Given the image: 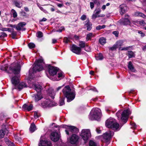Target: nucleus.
<instances>
[{"label": "nucleus", "mask_w": 146, "mask_h": 146, "mask_svg": "<svg viewBox=\"0 0 146 146\" xmlns=\"http://www.w3.org/2000/svg\"><path fill=\"white\" fill-rule=\"evenodd\" d=\"M45 64L42 58H40L35 62V66L33 69H30L29 71V78L28 80V83L29 84V87L30 88H34L35 90L37 92V94L33 96L35 102H37L41 100L42 98V96L40 92L42 87L39 84H35L34 82V80L32 78L33 74L34 72L37 71H40L43 69V67Z\"/></svg>", "instance_id": "f257e3e1"}, {"label": "nucleus", "mask_w": 146, "mask_h": 146, "mask_svg": "<svg viewBox=\"0 0 146 146\" xmlns=\"http://www.w3.org/2000/svg\"><path fill=\"white\" fill-rule=\"evenodd\" d=\"M63 93L64 95L67 98V102H70L75 98V92L72 91L68 86H66L63 89Z\"/></svg>", "instance_id": "f03ea898"}, {"label": "nucleus", "mask_w": 146, "mask_h": 146, "mask_svg": "<svg viewBox=\"0 0 146 146\" xmlns=\"http://www.w3.org/2000/svg\"><path fill=\"white\" fill-rule=\"evenodd\" d=\"M101 110L98 108L92 109L89 115V119L91 120H99L101 117Z\"/></svg>", "instance_id": "7ed1b4c3"}, {"label": "nucleus", "mask_w": 146, "mask_h": 146, "mask_svg": "<svg viewBox=\"0 0 146 146\" xmlns=\"http://www.w3.org/2000/svg\"><path fill=\"white\" fill-rule=\"evenodd\" d=\"M19 78L18 76L13 77L11 79V82L15 86V88H17L20 90L23 88L27 87V85L24 82H21L18 84L19 82Z\"/></svg>", "instance_id": "20e7f679"}, {"label": "nucleus", "mask_w": 146, "mask_h": 146, "mask_svg": "<svg viewBox=\"0 0 146 146\" xmlns=\"http://www.w3.org/2000/svg\"><path fill=\"white\" fill-rule=\"evenodd\" d=\"M131 113V111L127 109L124 110L122 112H121V110H119L116 113V115L119 119V118H120L121 114V119L125 123L127 121L129 115Z\"/></svg>", "instance_id": "39448f33"}, {"label": "nucleus", "mask_w": 146, "mask_h": 146, "mask_svg": "<svg viewBox=\"0 0 146 146\" xmlns=\"http://www.w3.org/2000/svg\"><path fill=\"white\" fill-rule=\"evenodd\" d=\"M106 125L109 128L117 129L119 126V124L117 123L115 120L112 118L108 119L106 121Z\"/></svg>", "instance_id": "423d86ee"}, {"label": "nucleus", "mask_w": 146, "mask_h": 146, "mask_svg": "<svg viewBox=\"0 0 146 146\" xmlns=\"http://www.w3.org/2000/svg\"><path fill=\"white\" fill-rule=\"evenodd\" d=\"M114 134V132L110 131H108L104 134L101 136L102 141L103 142H106L107 143H109V141Z\"/></svg>", "instance_id": "0eeeda50"}, {"label": "nucleus", "mask_w": 146, "mask_h": 146, "mask_svg": "<svg viewBox=\"0 0 146 146\" xmlns=\"http://www.w3.org/2000/svg\"><path fill=\"white\" fill-rule=\"evenodd\" d=\"M21 67L18 63H14L9 68V70L11 72L15 74H18L20 72Z\"/></svg>", "instance_id": "6e6552de"}, {"label": "nucleus", "mask_w": 146, "mask_h": 146, "mask_svg": "<svg viewBox=\"0 0 146 146\" xmlns=\"http://www.w3.org/2000/svg\"><path fill=\"white\" fill-rule=\"evenodd\" d=\"M80 135L84 141L87 140L91 137L90 131L88 129H83L82 130Z\"/></svg>", "instance_id": "1a4fd4ad"}, {"label": "nucleus", "mask_w": 146, "mask_h": 146, "mask_svg": "<svg viewBox=\"0 0 146 146\" xmlns=\"http://www.w3.org/2000/svg\"><path fill=\"white\" fill-rule=\"evenodd\" d=\"M48 68V71L50 75L54 76L57 73V69L56 67L51 66L50 65H47Z\"/></svg>", "instance_id": "9d476101"}, {"label": "nucleus", "mask_w": 146, "mask_h": 146, "mask_svg": "<svg viewBox=\"0 0 146 146\" xmlns=\"http://www.w3.org/2000/svg\"><path fill=\"white\" fill-rule=\"evenodd\" d=\"M60 134L56 132H54L51 133L50 138L52 141L56 142L58 141L60 138Z\"/></svg>", "instance_id": "9b49d317"}, {"label": "nucleus", "mask_w": 146, "mask_h": 146, "mask_svg": "<svg viewBox=\"0 0 146 146\" xmlns=\"http://www.w3.org/2000/svg\"><path fill=\"white\" fill-rule=\"evenodd\" d=\"M70 49L72 51L76 54H80L81 49L79 47L75 45H72Z\"/></svg>", "instance_id": "f8f14e48"}, {"label": "nucleus", "mask_w": 146, "mask_h": 146, "mask_svg": "<svg viewBox=\"0 0 146 146\" xmlns=\"http://www.w3.org/2000/svg\"><path fill=\"white\" fill-rule=\"evenodd\" d=\"M43 136H41L40 137V142L38 144L39 146H52L51 143L49 141H47L44 140V141L42 140Z\"/></svg>", "instance_id": "ddd939ff"}, {"label": "nucleus", "mask_w": 146, "mask_h": 146, "mask_svg": "<svg viewBox=\"0 0 146 146\" xmlns=\"http://www.w3.org/2000/svg\"><path fill=\"white\" fill-rule=\"evenodd\" d=\"M101 12V10L100 9H96L94 11V13L93 14L92 16V18L93 19H95L97 17H103L105 15H99V14Z\"/></svg>", "instance_id": "4468645a"}, {"label": "nucleus", "mask_w": 146, "mask_h": 146, "mask_svg": "<svg viewBox=\"0 0 146 146\" xmlns=\"http://www.w3.org/2000/svg\"><path fill=\"white\" fill-rule=\"evenodd\" d=\"M126 18H123L119 20V22L121 24L125 25H129L130 22L129 19V17L128 15L125 16Z\"/></svg>", "instance_id": "2eb2a0df"}, {"label": "nucleus", "mask_w": 146, "mask_h": 146, "mask_svg": "<svg viewBox=\"0 0 146 146\" xmlns=\"http://www.w3.org/2000/svg\"><path fill=\"white\" fill-rule=\"evenodd\" d=\"M79 137L76 135L74 134L70 138V143L71 144H76L78 142L79 139Z\"/></svg>", "instance_id": "dca6fc26"}, {"label": "nucleus", "mask_w": 146, "mask_h": 146, "mask_svg": "<svg viewBox=\"0 0 146 146\" xmlns=\"http://www.w3.org/2000/svg\"><path fill=\"white\" fill-rule=\"evenodd\" d=\"M45 107H51L55 106L56 104L53 101L50 100V99H47L43 102Z\"/></svg>", "instance_id": "f3484780"}, {"label": "nucleus", "mask_w": 146, "mask_h": 146, "mask_svg": "<svg viewBox=\"0 0 146 146\" xmlns=\"http://www.w3.org/2000/svg\"><path fill=\"white\" fill-rule=\"evenodd\" d=\"M26 24V23L25 22H21L19 23L16 27V29L18 31H25L26 29L24 28Z\"/></svg>", "instance_id": "a211bd4d"}, {"label": "nucleus", "mask_w": 146, "mask_h": 146, "mask_svg": "<svg viewBox=\"0 0 146 146\" xmlns=\"http://www.w3.org/2000/svg\"><path fill=\"white\" fill-rule=\"evenodd\" d=\"M120 8V13L121 15H123L127 10V7L124 4L121 5Z\"/></svg>", "instance_id": "6ab92c4d"}, {"label": "nucleus", "mask_w": 146, "mask_h": 146, "mask_svg": "<svg viewBox=\"0 0 146 146\" xmlns=\"http://www.w3.org/2000/svg\"><path fill=\"white\" fill-rule=\"evenodd\" d=\"M33 106L32 104L28 105L27 104H24L22 108L25 110H27L28 111L31 110L33 109Z\"/></svg>", "instance_id": "aec40b11"}, {"label": "nucleus", "mask_w": 146, "mask_h": 146, "mask_svg": "<svg viewBox=\"0 0 146 146\" xmlns=\"http://www.w3.org/2000/svg\"><path fill=\"white\" fill-rule=\"evenodd\" d=\"M13 4L15 6L19 8H21L22 6V4L18 0H12Z\"/></svg>", "instance_id": "412c9836"}, {"label": "nucleus", "mask_w": 146, "mask_h": 146, "mask_svg": "<svg viewBox=\"0 0 146 146\" xmlns=\"http://www.w3.org/2000/svg\"><path fill=\"white\" fill-rule=\"evenodd\" d=\"M8 133V131L7 129H2L0 131V138L3 137L5 135H7Z\"/></svg>", "instance_id": "4be33fe9"}, {"label": "nucleus", "mask_w": 146, "mask_h": 146, "mask_svg": "<svg viewBox=\"0 0 146 146\" xmlns=\"http://www.w3.org/2000/svg\"><path fill=\"white\" fill-rule=\"evenodd\" d=\"M85 22L86 23L85 24V27H86L87 28V30L90 31L92 28V25L91 23L89 20H86Z\"/></svg>", "instance_id": "5701e85b"}, {"label": "nucleus", "mask_w": 146, "mask_h": 146, "mask_svg": "<svg viewBox=\"0 0 146 146\" xmlns=\"http://www.w3.org/2000/svg\"><path fill=\"white\" fill-rule=\"evenodd\" d=\"M134 15L135 16L140 17L144 18H146V16L140 12H136L135 13Z\"/></svg>", "instance_id": "b1692460"}, {"label": "nucleus", "mask_w": 146, "mask_h": 146, "mask_svg": "<svg viewBox=\"0 0 146 146\" xmlns=\"http://www.w3.org/2000/svg\"><path fill=\"white\" fill-rule=\"evenodd\" d=\"M48 92L50 96L52 99H54L55 95V93L54 92L53 89L51 88H50L48 89Z\"/></svg>", "instance_id": "393cba45"}, {"label": "nucleus", "mask_w": 146, "mask_h": 146, "mask_svg": "<svg viewBox=\"0 0 146 146\" xmlns=\"http://www.w3.org/2000/svg\"><path fill=\"white\" fill-rule=\"evenodd\" d=\"M36 129V127L34 123H32L29 128V130L30 131L33 133L34 132Z\"/></svg>", "instance_id": "a878e982"}, {"label": "nucleus", "mask_w": 146, "mask_h": 146, "mask_svg": "<svg viewBox=\"0 0 146 146\" xmlns=\"http://www.w3.org/2000/svg\"><path fill=\"white\" fill-rule=\"evenodd\" d=\"M128 68L131 71L133 72H135V70L134 68L133 65L131 61L129 62L128 63Z\"/></svg>", "instance_id": "bb28decb"}, {"label": "nucleus", "mask_w": 146, "mask_h": 146, "mask_svg": "<svg viewBox=\"0 0 146 146\" xmlns=\"http://www.w3.org/2000/svg\"><path fill=\"white\" fill-rule=\"evenodd\" d=\"M86 44H85V42H84L80 41L79 42L78 45L80 46L79 48H80V49H81L82 48H84Z\"/></svg>", "instance_id": "cd10ccee"}, {"label": "nucleus", "mask_w": 146, "mask_h": 146, "mask_svg": "<svg viewBox=\"0 0 146 146\" xmlns=\"http://www.w3.org/2000/svg\"><path fill=\"white\" fill-rule=\"evenodd\" d=\"M72 126H68V128L65 130V132L66 134L69 135L70 134H71L72 132V129H71L70 128L72 127Z\"/></svg>", "instance_id": "c85d7f7f"}, {"label": "nucleus", "mask_w": 146, "mask_h": 146, "mask_svg": "<svg viewBox=\"0 0 146 146\" xmlns=\"http://www.w3.org/2000/svg\"><path fill=\"white\" fill-rule=\"evenodd\" d=\"M100 43L102 45H104L106 42V39L103 37L100 38L99 40Z\"/></svg>", "instance_id": "c756f323"}, {"label": "nucleus", "mask_w": 146, "mask_h": 146, "mask_svg": "<svg viewBox=\"0 0 146 146\" xmlns=\"http://www.w3.org/2000/svg\"><path fill=\"white\" fill-rule=\"evenodd\" d=\"M125 41L124 40H119L117 41L116 42V44L118 47H120L124 45L123 43Z\"/></svg>", "instance_id": "7c9ffc66"}, {"label": "nucleus", "mask_w": 146, "mask_h": 146, "mask_svg": "<svg viewBox=\"0 0 146 146\" xmlns=\"http://www.w3.org/2000/svg\"><path fill=\"white\" fill-rule=\"evenodd\" d=\"M98 144L92 140H90L89 142V146H98Z\"/></svg>", "instance_id": "2f4dec72"}, {"label": "nucleus", "mask_w": 146, "mask_h": 146, "mask_svg": "<svg viewBox=\"0 0 146 146\" xmlns=\"http://www.w3.org/2000/svg\"><path fill=\"white\" fill-rule=\"evenodd\" d=\"M11 12L13 15V18H15L17 17V14L15 10L13 9H12L11 11Z\"/></svg>", "instance_id": "473e14b6"}, {"label": "nucleus", "mask_w": 146, "mask_h": 146, "mask_svg": "<svg viewBox=\"0 0 146 146\" xmlns=\"http://www.w3.org/2000/svg\"><path fill=\"white\" fill-rule=\"evenodd\" d=\"M128 55L129 58H130L134 57L135 55L133 52L131 51H128Z\"/></svg>", "instance_id": "72a5a7b5"}, {"label": "nucleus", "mask_w": 146, "mask_h": 146, "mask_svg": "<svg viewBox=\"0 0 146 146\" xmlns=\"http://www.w3.org/2000/svg\"><path fill=\"white\" fill-rule=\"evenodd\" d=\"M94 35L92 33H90L87 35L86 37V40L88 41L89 39H90L92 37H93Z\"/></svg>", "instance_id": "f704fd0d"}, {"label": "nucleus", "mask_w": 146, "mask_h": 146, "mask_svg": "<svg viewBox=\"0 0 146 146\" xmlns=\"http://www.w3.org/2000/svg\"><path fill=\"white\" fill-rule=\"evenodd\" d=\"M64 97H62V98H60V99L59 100V103L60 106H62L64 104Z\"/></svg>", "instance_id": "c9c22d12"}, {"label": "nucleus", "mask_w": 146, "mask_h": 146, "mask_svg": "<svg viewBox=\"0 0 146 146\" xmlns=\"http://www.w3.org/2000/svg\"><path fill=\"white\" fill-rule=\"evenodd\" d=\"M70 128L71 129H72V133H77L78 131V129L74 126H72V127Z\"/></svg>", "instance_id": "e433bc0d"}, {"label": "nucleus", "mask_w": 146, "mask_h": 146, "mask_svg": "<svg viewBox=\"0 0 146 146\" xmlns=\"http://www.w3.org/2000/svg\"><path fill=\"white\" fill-rule=\"evenodd\" d=\"M8 67V66L7 65H5L3 66H1L0 67V69L2 70L6 71Z\"/></svg>", "instance_id": "4c0bfd02"}, {"label": "nucleus", "mask_w": 146, "mask_h": 146, "mask_svg": "<svg viewBox=\"0 0 146 146\" xmlns=\"http://www.w3.org/2000/svg\"><path fill=\"white\" fill-rule=\"evenodd\" d=\"M103 58L102 54L101 53H99L98 56L96 57L97 60H102Z\"/></svg>", "instance_id": "58836bf2"}, {"label": "nucleus", "mask_w": 146, "mask_h": 146, "mask_svg": "<svg viewBox=\"0 0 146 146\" xmlns=\"http://www.w3.org/2000/svg\"><path fill=\"white\" fill-rule=\"evenodd\" d=\"M36 36L37 37L40 38L43 36V33L41 31H39L36 33Z\"/></svg>", "instance_id": "ea45409f"}, {"label": "nucleus", "mask_w": 146, "mask_h": 146, "mask_svg": "<svg viewBox=\"0 0 146 146\" xmlns=\"http://www.w3.org/2000/svg\"><path fill=\"white\" fill-rule=\"evenodd\" d=\"M60 146H72L70 143L67 142L65 143H61Z\"/></svg>", "instance_id": "a19ab883"}, {"label": "nucleus", "mask_w": 146, "mask_h": 146, "mask_svg": "<svg viewBox=\"0 0 146 146\" xmlns=\"http://www.w3.org/2000/svg\"><path fill=\"white\" fill-rule=\"evenodd\" d=\"M105 27L106 26L105 25H103L102 26L98 25L96 27V30H99L101 29L105 28Z\"/></svg>", "instance_id": "79ce46f5"}, {"label": "nucleus", "mask_w": 146, "mask_h": 146, "mask_svg": "<svg viewBox=\"0 0 146 146\" xmlns=\"http://www.w3.org/2000/svg\"><path fill=\"white\" fill-rule=\"evenodd\" d=\"M29 47L30 48H34L35 46V44L33 43H30L28 44Z\"/></svg>", "instance_id": "37998d69"}, {"label": "nucleus", "mask_w": 146, "mask_h": 146, "mask_svg": "<svg viewBox=\"0 0 146 146\" xmlns=\"http://www.w3.org/2000/svg\"><path fill=\"white\" fill-rule=\"evenodd\" d=\"M131 47L130 46L124 48H122L121 47H120L119 48V49L121 50H127L129 49V48H131Z\"/></svg>", "instance_id": "c03bdc74"}, {"label": "nucleus", "mask_w": 146, "mask_h": 146, "mask_svg": "<svg viewBox=\"0 0 146 146\" xmlns=\"http://www.w3.org/2000/svg\"><path fill=\"white\" fill-rule=\"evenodd\" d=\"M84 50L87 52H90V49L89 46L87 45L85 46L84 48Z\"/></svg>", "instance_id": "a18cd8bd"}, {"label": "nucleus", "mask_w": 146, "mask_h": 146, "mask_svg": "<svg viewBox=\"0 0 146 146\" xmlns=\"http://www.w3.org/2000/svg\"><path fill=\"white\" fill-rule=\"evenodd\" d=\"M58 78H60V79L63 78L64 77V75L62 72L58 73Z\"/></svg>", "instance_id": "49530a36"}, {"label": "nucleus", "mask_w": 146, "mask_h": 146, "mask_svg": "<svg viewBox=\"0 0 146 146\" xmlns=\"http://www.w3.org/2000/svg\"><path fill=\"white\" fill-rule=\"evenodd\" d=\"M131 125V128L133 129H135L136 127V125L135 123L133 122H131L130 123Z\"/></svg>", "instance_id": "de8ad7c7"}, {"label": "nucleus", "mask_w": 146, "mask_h": 146, "mask_svg": "<svg viewBox=\"0 0 146 146\" xmlns=\"http://www.w3.org/2000/svg\"><path fill=\"white\" fill-rule=\"evenodd\" d=\"M12 38H15V36L17 35V33L13 31L11 34Z\"/></svg>", "instance_id": "09e8293b"}, {"label": "nucleus", "mask_w": 146, "mask_h": 146, "mask_svg": "<svg viewBox=\"0 0 146 146\" xmlns=\"http://www.w3.org/2000/svg\"><path fill=\"white\" fill-rule=\"evenodd\" d=\"M40 9L45 13H47L48 12L46 10L44 9L41 6H38Z\"/></svg>", "instance_id": "8fccbe9b"}, {"label": "nucleus", "mask_w": 146, "mask_h": 146, "mask_svg": "<svg viewBox=\"0 0 146 146\" xmlns=\"http://www.w3.org/2000/svg\"><path fill=\"white\" fill-rule=\"evenodd\" d=\"M15 139L17 140V141L19 143H20L22 142V139L20 138H19L17 137H15Z\"/></svg>", "instance_id": "3c124183"}, {"label": "nucleus", "mask_w": 146, "mask_h": 146, "mask_svg": "<svg viewBox=\"0 0 146 146\" xmlns=\"http://www.w3.org/2000/svg\"><path fill=\"white\" fill-rule=\"evenodd\" d=\"M20 13L23 16L25 17L26 16V13L24 11H21Z\"/></svg>", "instance_id": "603ef678"}, {"label": "nucleus", "mask_w": 146, "mask_h": 146, "mask_svg": "<svg viewBox=\"0 0 146 146\" xmlns=\"http://www.w3.org/2000/svg\"><path fill=\"white\" fill-rule=\"evenodd\" d=\"M113 34L115 35V36L117 37L118 35L119 32L117 31H115L113 32Z\"/></svg>", "instance_id": "864d4df0"}, {"label": "nucleus", "mask_w": 146, "mask_h": 146, "mask_svg": "<svg viewBox=\"0 0 146 146\" xmlns=\"http://www.w3.org/2000/svg\"><path fill=\"white\" fill-rule=\"evenodd\" d=\"M7 36V34H6L5 33L2 32L1 33V35L0 36V37H5V36Z\"/></svg>", "instance_id": "5fc2aeb1"}, {"label": "nucleus", "mask_w": 146, "mask_h": 146, "mask_svg": "<svg viewBox=\"0 0 146 146\" xmlns=\"http://www.w3.org/2000/svg\"><path fill=\"white\" fill-rule=\"evenodd\" d=\"M86 16L85 15H83L81 17V19L84 21L86 19Z\"/></svg>", "instance_id": "6e6d98bb"}, {"label": "nucleus", "mask_w": 146, "mask_h": 146, "mask_svg": "<svg viewBox=\"0 0 146 146\" xmlns=\"http://www.w3.org/2000/svg\"><path fill=\"white\" fill-rule=\"evenodd\" d=\"M139 23L140 25H145V24L144 21L143 20H142L141 21H139Z\"/></svg>", "instance_id": "4d7b16f0"}, {"label": "nucleus", "mask_w": 146, "mask_h": 146, "mask_svg": "<svg viewBox=\"0 0 146 146\" xmlns=\"http://www.w3.org/2000/svg\"><path fill=\"white\" fill-rule=\"evenodd\" d=\"M69 41V40L68 38H65L64 40V42L66 43H67Z\"/></svg>", "instance_id": "13d9d810"}, {"label": "nucleus", "mask_w": 146, "mask_h": 146, "mask_svg": "<svg viewBox=\"0 0 146 146\" xmlns=\"http://www.w3.org/2000/svg\"><path fill=\"white\" fill-rule=\"evenodd\" d=\"M34 117L36 119L38 117V116L37 114V112H35L34 113Z\"/></svg>", "instance_id": "bf43d9fd"}, {"label": "nucleus", "mask_w": 146, "mask_h": 146, "mask_svg": "<svg viewBox=\"0 0 146 146\" xmlns=\"http://www.w3.org/2000/svg\"><path fill=\"white\" fill-rule=\"evenodd\" d=\"M90 6L91 9H93L94 7V4L93 3L91 2L90 3Z\"/></svg>", "instance_id": "052dcab7"}, {"label": "nucleus", "mask_w": 146, "mask_h": 146, "mask_svg": "<svg viewBox=\"0 0 146 146\" xmlns=\"http://www.w3.org/2000/svg\"><path fill=\"white\" fill-rule=\"evenodd\" d=\"M57 6L59 7H63V4H60V3H57L56 4Z\"/></svg>", "instance_id": "680f3d73"}, {"label": "nucleus", "mask_w": 146, "mask_h": 146, "mask_svg": "<svg viewBox=\"0 0 146 146\" xmlns=\"http://www.w3.org/2000/svg\"><path fill=\"white\" fill-rule=\"evenodd\" d=\"M96 132L98 133H100L101 132V131L98 128H96Z\"/></svg>", "instance_id": "e2e57ef3"}, {"label": "nucleus", "mask_w": 146, "mask_h": 146, "mask_svg": "<svg viewBox=\"0 0 146 146\" xmlns=\"http://www.w3.org/2000/svg\"><path fill=\"white\" fill-rule=\"evenodd\" d=\"M1 30L3 31H7V28H2L1 29Z\"/></svg>", "instance_id": "0e129e2a"}, {"label": "nucleus", "mask_w": 146, "mask_h": 146, "mask_svg": "<svg viewBox=\"0 0 146 146\" xmlns=\"http://www.w3.org/2000/svg\"><path fill=\"white\" fill-rule=\"evenodd\" d=\"M47 19L45 18H43L40 21V22L45 21Z\"/></svg>", "instance_id": "69168bd1"}, {"label": "nucleus", "mask_w": 146, "mask_h": 146, "mask_svg": "<svg viewBox=\"0 0 146 146\" xmlns=\"http://www.w3.org/2000/svg\"><path fill=\"white\" fill-rule=\"evenodd\" d=\"M9 146H15L14 143H13L10 142L9 145Z\"/></svg>", "instance_id": "338daca9"}, {"label": "nucleus", "mask_w": 146, "mask_h": 146, "mask_svg": "<svg viewBox=\"0 0 146 146\" xmlns=\"http://www.w3.org/2000/svg\"><path fill=\"white\" fill-rule=\"evenodd\" d=\"M52 43L53 44H54V43H56V42H57L56 40L55 39H53L52 40Z\"/></svg>", "instance_id": "774afa93"}]
</instances>
